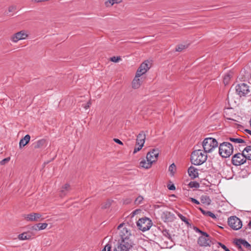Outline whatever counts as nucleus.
<instances>
[{
  "instance_id": "obj_1",
  "label": "nucleus",
  "mask_w": 251,
  "mask_h": 251,
  "mask_svg": "<svg viewBox=\"0 0 251 251\" xmlns=\"http://www.w3.org/2000/svg\"><path fill=\"white\" fill-rule=\"evenodd\" d=\"M206 153L202 150H196L191 154V160L192 164L195 165H200L207 160Z\"/></svg>"
},
{
  "instance_id": "obj_2",
  "label": "nucleus",
  "mask_w": 251,
  "mask_h": 251,
  "mask_svg": "<svg viewBox=\"0 0 251 251\" xmlns=\"http://www.w3.org/2000/svg\"><path fill=\"white\" fill-rule=\"evenodd\" d=\"M233 147L229 142H224L220 144L219 152L220 155L224 158L229 157L233 153Z\"/></svg>"
},
{
  "instance_id": "obj_3",
  "label": "nucleus",
  "mask_w": 251,
  "mask_h": 251,
  "mask_svg": "<svg viewBox=\"0 0 251 251\" xmlns=\"http://www.w3.org/2000/svg\"><path fill=\"white\" fill-rule=\"evenodd\" d=\"M203 151L206 153L211 152L218 146L217 140L213 138H206L204 139L202 143Z\"/></svg>"
},
{
  "instance_id": "obj_4",
  "label": "nucleus",
  "mask_w": 251,
  "mask_h": 251,
  "mask_svg": "<svg viewBox=\"0 0 251 251\" xmlns=\"http://www.w3.org/2000/svg\"><path fill=\"white\" fill-rule=\"evenodd\" d=\"M152 224L151 221L147 217L141 218L137 222V226L140 230L143 231L149 230Z\"/></svg>"
},
{
  "instance_id": "obj_5",
  "label": "nucleus",
  "mask_w": 251,
  "mask_h": 251,
  "mask_svg": "<svg viewBox=\"0 0 251 251\" xmlns=\"http://www.w3.org/2000/svg\"><path fill=\"white\" fill-rule=\"evenodd\" d=\"M131 240H121L115 247L114 251H129L132 248Z\"/></svg>"
},
{
  "instance_id": "obj_6",
  "label": "nucleus",
  "mask_w": 251,
  "mask_h": 251,
  "mask_svg": "<svg viewBox=\"0 0 251 251\" xmlns=\"http://www.w3.org/2000/svg\"><path fill=\"white\" fill-rule=\"evenodd\" d=\"M229 226L233 230H238L242 227V224L240 219L236 216H231L228 219Z\"/></svg>"
},
{
  "instance_id": "obj_7",
  "label": "nucleus",
  "mask_w": 251,
  "mask_h": 251,
  "mask_svg": "<svg viewBox=\"0 0 251 251\" xmlns=\"http://www.w3.org/2000/svg\"><path fill=\"white\" fill-rule=\"evenodd\" d=\"M23 217L25 220L28 222H38L45 219V218L43 217V215L40 213L32 212L25 214Z\"/></svg>"
},
{
  "instance_id": "obj_8",
  "label": "nucleus",
  "mask_w": 251,
  "mask_h": 251,
  "mask_svg": "<svg viewBox=\"0 0 251 251\" xmlns=\"http://www.w3.org/2000/svg\"><path fill=\"white\" fill-rule=\"evenodd\" d=\"M249 86L245 83L237 84L235 87L237 94L240 97L245 96L250 92Z\"/></svg>"
},
{
  "instance_id": "obj_9",
  "label": "nucleus",
  "mask_w": 251,
  "mask_h": 251,
  "mask_svg": "<svg viewBox=\"0 0 251 251\" xmlns=\"http://www.w3.org/2000/svg\"><path fill=\"white\" fill-rule=\"evenodd\" d=\"M28 35V32L25 30H23L11 36L10 40L14 43H17L19 40L26 39Z\"/></svg>"
},
{
  "instance_id": "obj_10",
  "label": "nucleus",
  "mask_w": 251,
  "mask_h": 251,
  "mask_svg": "<svg viewBox=\"0 0 251 251\" xmlns=\"http://www.w3.org/2000/svg\"><path fill=\"white\" fill-rule=\"evenodd\" d=\"M124 224H121L118 226V229L120 230V236L121 238V240H130L129 237L131 235L130 232L127 228L124 227Z\"/></svg>"
},
{
  "instance_id": "obj_11",
  "label": "nucleus",
  "mask_w": 251,
  "mask_h": 251,
  "mask_svg": "<svg viewBox=\"0 0 251 251\" xmlns=\"http://www.w3.org/2000/svg\"><path fill=\"white\" fill-rule=\"evenodd\" d=\"M244 153H236L232 158V163L235 166H239L246 162Z\"/></svg>"
},
{
  "instance_id": "obj_12",
  "label": "nucleus",
  "mask_w": 251,
  "mask_h": 251,
  "mask_svg": "<svg viewBox=\"0 0 251 251\" xmlns=\"http://www.w3.org/2000/svg\"><path fill=\"white\" fill-rule=\"evenodd\" d=\"M149 62L147 60L142 63L136 72V77H139L142 75L145 74L150 69Z\"/></svg>"
},
{
  "instance_id": "obj_13",
  "label": "nucleus",
  "mask_w": 251,
  "mask_h": 251,
  "mask_svg": "<svg viewBox=\"0 0 251 251\" xmlns=\"http://www.w3.org/2000/svg\"><path fill=\"white\" fill-rule=\"evenodd\" d=\"M159 151L158 149H153L149 151L146 156L148 161L151 162L152 163L155 162L158 157Z\"/></svg>"
},
{
  "instance_id": "obj_14",
  "label": "nucleus",
  "mask_w": 251,
  "mask_h": 251,
  "mask_svg": "<svg viewBox=\"0 0 251 251\" xmlns=\"http://www.w3.org/2000/svg\"><path fill=\"white\" fill-rule=\"evenodd\" d=\"M210 237L208 234L206 233V234H202V236L200 237L198 239V243L201 246H210Z\"/></svg>"
},
{
  "instance_id": "obj_15",
  "label": "nucleus",
  "mask_w": 251,
  "mask_h": 251,
  "mask_svg": "<svg viewBox=\"0 0 251 251\" xmlns=\"http://www.w3.org/2000/svg\"><path fill=\"white\" fill-rule=\"evenodd\" d=\"M234 243L237 247L240 249H242V247L248 249L251 248V245L244 239H237L234 240Z\"/></svg>"
},
{
  "instance_id": "obj_16",
  "label": "nucleus",
  "mask_w": 251,
  "mask_h": 251,
  "mask_svg": "<svg viewBox=\"0 0 251 251\" xmlns=\"http://www.w3.org/2000/svg\"><path fill=\"white\" fill-rule=\"evenodd\" d=\"M146 139V134L143 131H141L137 136L136 145L144 146Z\"/></svg>"
},
{
  "instance_id": "obj_17",
  "label": "nucleus",
  "mask_w": 251,
  "mask_h": 251,
  "mask_svg": "<svg viewBox=\"0 0 251 251\" xmlns=\"http://www.w3.org/2000/svg\"><path fill=\"white\" fill-rule=\"evenodd\" d=\"M188 173L191 179H194L199 176L198 169L191 166L188 169Z\"/></svg>"
},
{
  "instance_id": "obj_18",
  "label": "nucleus",
  "mask_w": 251,
  "mask_h": 251,
  "mask_svg": "<svg viewBox=\"0 0 251 251\" xmlns=\"http://www.w3.org/2000/svg\"><path fill=\"white\" fill-rule=\"evenodd\" d=\"M71 187L69 184L66 183L62 186L61 190H60V196L63 197L67 195L68 193L71 191Z\"/></svg>"
},
{
  "instance_id": "obj_19",
  "label": "nucleus",
  "mask_w": 251,
  "mask_h": 251,
  "mask_svg": "<svg viewBox=\"0 0 251 251\" xmlns=\"http://www.w3.org/2000/svg\"><path fill=\"white\" fill-rule=\"evenodd\" d=\"M30 139V136L29 135H26L24 138L21 139L19 142V147L20 148H22V147L25 146L27 145Z\"/></svg>"
},
{
  "instance_id": "obj_20",
  "label": "nucleus",
  "mask_w": 251,
  "mask_h": 251,
  "mask_svg": "<svg viewBox=\"0 0 251 251\" xmlns=\"http://www.w3.org/2000/svg\"><path fill=\"white\" fill-rule=\"evenodd\" d=\"M250 151H251V146H248L247 147H246L244 150H243L242 153H244V158L245 159V161H246V160H251V154L249 153V152Z\"/></svg>"
},
{
  "instance_id": "obj_21",
  "label": "nucleus",
  "mask_w": 251,
  "mask_h": 251,
  "mask_svg": "<svg viewBox=\"0 0 251 251\" xmlns=\"http://www.w3.org/2000/svg\"><path fill=\"white\" fill-rule=\"evenodd\" d=\"M233 75V73L232 72H229L225 75L223 78V82L225 85L228 84Z\"/></svg>"
},
{
  "instance_id": "obj_22",
  "label": "nucleus",
  "mask_w": 251,
  "mask_h": 251,
  "mask_svg": "<svg viewBox=\"0 0 251 251\" xmlns=\"http://www.w3.org/2000/svg\"><path fill=\"white\" fill-rule=\"evenodd\" d=\"M31 238V234L28 232H24L18 235V239L20 240H29Z\"/></svg>"
},
{
  "instance_id": "obj_23",
  "label": "nucleus",
  "mask_w": 251,
  "mask_h": 251,
  "mask_svg": "<svg viewBox=\"0 0 251 251\" xmlns=\"http://www.w3.org/2000/svg\"><path fill=\"white\" fill-rule=\"evenodd\" d=\"M152 163L150 161H147L145 160H142L140 163V165L141 167L145 169H149L152 166Z\"/></svg>"
},
{
  "instance_id": "obj_24",
  "label": "nucleus",
  "mask_w": 251,
  "mask_h": 251,
  "mask_svg": "<svg viewBox=\"0 0 251 251\" xmlns=\"http://www.w3.org/2000/svg\"><path fill=\"white\" fill-rule=\"evenodd\" d=\"M201 203L207 205H209L211 201L209 197L207 195H202L201 197Z\"/></svg>"
},
{
  "instance_id": "obj_25",
  "label": "nucleus",
  "mask_w": 251,
  "mask_h": 251,
  "mask_svg": "<svg viewBox=\"0 0 251 251\" xmlns=\"http://www.w3.org/2000/svg\"><path fill=\"white\" fill-rule=\"evenodd\" d=\"M141 81L139 77H136V75H135V77L134 78L132 81V87L134 89H137L139 88L141 85Z\"/></svg>"
},
{
  "instance_id": "obj_26",
  "label": "nucleus",
  "mask_w": 251,
  "mask_h": 251,
  "mask_svg": "<svg viewBox=\"0 0 251 251\" xmlns=\"http://www.w3.org/2000/svg\"><path fill=\"white\" fill-rule=\"evenodd\" d=\"M46 140L44 139H41L37 141L34 143V148L35 149L40 148L42 147L45 144Z\"/></svg>"
},
{
  "instance_id": "obj_27",
  "label": "nucleus",
  "mask_w": 251,
  "mask_h": 251,
  "mask_svg": "<svg viewBox=\"0 0 251 251\" xmlns=\"http://www.w3.org/2000/svg\"><path fill=\"white\" fill-rule=\"evenodd\" d=\"M229 141L235 143H244L245 141L241 138H236L233 137H230L229 138Z\"/></svg>"
},
{
  "instance_id": "obj_28",
  "label": "nucleus",
  "mask_w": 251,
  "mask_h": 251,
  "mask_svg": "<svg viewBox=\"0 0 251 251\" xmlns=\"http://www.w3.org/2000/svg\"><path fill=\"white\" fill-rule=\"evenodd\" d=\"M112 201L108 200L104 202L101 204V208L106 209L109 208L111 205Z\"/></svg>"
},
{
  "instance_id": "obj_29",
  "label": "nucleus",
  "mask_w": 251,
  "mask_h": 251,
  "mask_svg": "<svg viewBox=\"0 0 251 251\" xmlns=\"http://www.w3.org/2000/svg\"><path fill=\"white\" fill-rule=\"evenodd\" d=\"M188 186L191 188H198L200 187V184L197 181H190L188 184Z\"/></svg>"
},
{
  "instance_id": "obj_30",
  "label": "nucleus",
  "mask_w": 251,
  "mask_h": 251,
  "mask_svg": "<svg viewBox=\"0 0 251 251\" xmlns=\"http://www.w3.org/2000/svg\"><path fill=\"white\" fill-rule=\"evenodd\" d=\"M48 224L47 223H39L36 225V226L38 227V230H43L47 228L48 226Z\"/></svg>"
},
{
  "instance_id": "obj_31",
  "label": "nucleus",
  "mask_w": 251,
  "mask_h": 251,
  "mask_svg": "<svg viewBox=\"0 0 251 251\" xmlns=\"http://www.w3.org/2000/svg\"><path fill=\"white\" fill-rule=\"evenodd\" d=\"M176 170V166L174 163L172 164L169 167V171L172 175H174Z\"/></svg>"
},
{
  "instance_id": "obj_32",
  "label": "nucleus",
  "mask_w": 251,
  "mask_h": 251,
  "mask_svg": "<svg viewBox=\"0 0 251 251\" xmlns=\"http://www.w3.org/2000/svg\"><path fill=\"white\" fill-rule=\"evenodd\" d=\"M162 232L163 235L164 236L166 237H167V238H168L169 239H170V240H172V237H171V235H170V233H169V231H168L167 229H165L163 230V231H162Z\"/></svg>"
},
{
  "instance_id": "obj_33",
  "label": "nucleus",
  "mask_w": 251,
  "mask_h": 251,
  "mask_svg": "<svg viewBox=\"0 0 251 251\" xmlns=\"http://www.w3.org/2000/svg\"><path fill=\"white\" fill-rule=\"evenodd\" d=\"M177 216L182 221L184 222L185 224H186L187 225L189 224L188 220L185 216H184L180 213H178Z\"/></svg>"
},
{
  "instance_id": "obj_34",
  "label": "nucleus",
  "mask_w": 251,
  "mask_h": 251,
  "mask_svg": "<svg viewBox=\"0 0 251 251\" xmlns=\"http://www.w3.org/2000/svg\"><path fill=\"white\" fill-rule=\"evenodd\" d=\"M143 200V197L139 196L135 200V203L136 204H140Z\"/></svg>"
},
{
  "instance_id": "obj_35",
  "label": "nucleus",
  "mask_w": 251,
  "mask_h": 251,
  "mask_svg": "<svg viewBox=\"0 0 251 251\" xmlns=\"http://www.w3.org/2000/svg\"><path fill=\"white\" fill-rule=\"evenodd\" d=\"M185 48V46L183 45H180L177 46L176 48V51H182Z\"/></svg>"
},
{
  "instance_id": "obj_36",
  "label": "nucleus",
  "mask_w": 251,
  "mask_h": 251,
  "mask_svg": "<svg viewBox=\"0 0 251 251\" xmlns=\"http://www.w3.org/2000/svg\"><path fill=\"white\" fill-rule=\"evenodd\" d=\"M136 146H138V147H135L134 151H133V154L136 153L138 151H139L140 150H141L143 147V146H142L141 145H136Z\"/></svg>"
},
{
  "instance_id": "obj_37",
  "label": "nucleus",
  "mask_w": 251,
  "mask_h": 251,
  "mask_svg": "<svg viewBox=\"0 0 251 251\" xmlns=\"http://www.w3.org/2000/svg\"><path fill=\"white\" fill-rule=\"evenodd\" d=\"M111 249V245L110 244H107L104 248L102 249V251H110Z\"/></svg>"
},
{
  "instance_id": "obj_38",
  "label": "nucleus",
  "mask_w": 251,
  "mask_h": 251,
  "mask_svg": "<svg viewBox=\"0 0 251 251\" xmlns=\"http://www.w3.org/2000/svg\"><path fill=\"white\" fill-rule=\"evenodd\" d=\"M121 59L120 56H113L110 58V60L113 62H118Z\"/></svg>"
},
{
  "instance_id": "obj_39",
  "label": "nucleus",
  "mask_w": 251,
  "mask_h": 251,
  "mask_svg": "<svg viewBox=\"0 0 251 251\" xmlns=\"http://www.w3.org/2000/svg\"><path fill=\"white\" fill-rule=\"evenodd\" d=\"M10 160L9 157L5 158L3 159H2L1 161H0V164L1 165H3L9 162Z\"/></svg>"
},
{
  "instance_id": "obj_40",
  "label": "nucleus",
  "mask_w": 251,
  "mask_h": 251,
  "mask_svg": "<svg viewBox=\"0 0 251 251\" xmlns=\"http://www.w3.org/2000/svg\"><path fill=\"white\" fill-rule=\"evenodd\" d=\"M206 214H207V216H209V217H211L212 218H213V219H215L217 218L216 215L214 213H213L212 212H211L210 211H207L206 212Z\"/></svg>"
},
{
  "instance_id": "obj_41",
  "label": "nucleus",
  "mask_w": 251,
  "mask_h": 251,
  "mask_svg": "<svg viewBox=\"0 0 251 251\" xmlns=\"http://www.w3.org/2000/svg\"><path fill=\"white\" fill-rule=\"evenodd\" d=\"M122 1V0H108V2L111 4V5L114 3H119Z\"/></svg>"
},
{
  "instance_id": "obj_42",
  "label": "nucleus",
  "mask_w": 251,
  "mask_h": 251,
  "mask_svg": "<svg viewBox=\"0 0 251 251\" xmlns=\"http://www.w3.org/2000/svg\"><path fill=\"white\" fill-rule=\"evenodd\" d=\"M16 10V6L15 5H11L8 7V12H12Z\"/></svg>"
},
{
  "instance_id": "obj_43",
  "label": "nucleus",
  "mask_w": 251,
  "mask_h": 251,
  "mask_svg": "<svg viewBox=\"0 0 251 251\" xmlns=\"http://www.w3.org/2000/svg\"><path fill=\"white\" fill-rule=\"evenodd\" d=\"M189 200H190V201L195 204H200V202L197 200L196 199H194V198H189Z\"/></svg>"
},
{
  "instance_id": "obj_44",
  "label": "nucleus",
  "mask_w": 251,
  "mask_h": 251,
  "mask_svg": "<svg viewBox=\"0 0 251 251\" xmlns=\"http://www.w3.org/2000/svg\"><path fill=\"white\" fill-rule=\"evenodd\" d=\"M194 230L197 232L201 233V234H206V232L201 230L199 228L197 227L194 228Z\"/></svg>"
},
{
  "instance_id": "obj_45",
  "label": "nucleus",
  "mask_w": 251,
  "mask_h": 251,
  "mask_svg": "<svg viewBox=\"0 0 251 251\" xmlns=\"http://www.w3.org/2000/svg\"><path fill=\"white\" fill-rule=\"evenodd\" d=\"M219 244L225 251H230L225 245L221 243H219Z\"/></svg>"
},
{
  "instance_id": "obj_46",
  "label": "nucleus",
  "mask_w": 251,
  "mask_h": 251,
  "mask_svg": "<svg viewBox=\"0 0 251 251\" xmlns=\"http://www.w3.org/2000/svg\"><path fill=\"white\" fill-rule=\"evenodd\" d=\"M113 140L117 144H120V145H123V142L119 139H117V138H114L113 139Z\"/></svg>"
},
{
  "instance_id": "obj_47",
  "label": "nucleus",
  "mask_w": 251,
  "mask_h": 251,
  "mask_svg": "<svg viewBox=\"0 0 251 251\" xmlns=\"http://www.w3.org/2000/svg\"><path fill=\"white\" fill-rule=\"evenodd\" d=\"M170 214V212H163V216H164V217L165 218L166 221H167V219H168V218H167V216L168 215H169Z\"/></svg>"
},
{
  "instance_id": "obj_48",
  "label": "nucleus",
  "mask_w": 251,
  "mask_h": 251,
  "mask_svg": "<svg viewBox=\"0 0 251 251\" xmlns=\"http://www.w3.org/2000/svg\"><path fill=\"white\" fill-rule=\"evenodd\" d=\"M198 209H199V210L201 212V213H202L203 215H205V216H207L206 212H207V211H205V210H203L202 208H201V207H199V208H198Z\"/></svg>"
},
{
  "instance_id": "obj_49",
  "label": "nucleus",
  "mask_w": 251,
  "mask_h": 251,
  "mask_svg": "<svg viewBox=\"0 0 251 251\" xmlns=\"http://www.w3.org/2000/svg\"><path fill=\"white\" fill-rule=\"evenodd\" d=\"M175 186L174 184L171 185L168 187V189L170 190H174L175 189Z\"/></svg>"
},
{
  "instance_id": "obj_50",
  "label": "nucleus",
  "mask_w": 251,
  "mask_h": 251,
  "mask_svg": "<svg viewBox=\"0 0 251 251\" xmlns=\"http://www.w3.org/2000/svg\"><path fill=\"white\" fill-rule=\"evenodd\" d=\"M139 210H135L133 211L132 213V216H134L135 215H136L137 213H138Z\"/></svg>"
},
{
  "instance_id": "obj_51",
  "label": "nucleus",
  "mask_w": 251,
  "mask_h": 251,
  "mask_svg": "<svg viewBox=\"0 0 251 251\" xmlns=\"http://www.w3.org/2000/svg\"><path fill=\"white\" fill-rule=\"evenodd\" d=\"M91 102L90 101H89L87 102V104L84 106V108L85 109H87L88 108H89L91 105Z\"/></svg>"
},
{
  "instance_id": "obj_52",
  "label": "nucleus",
  "mask_w": 251,
  "mask_h": 251,
  "mask_svg": "<svg viewBox=\"0 0 251 251\" xmlns=\"http://www.w3.org/2000/svg\"><path fill=\"white\" fill-rule=\"evenodd\" d=\"M245 131L248 133L249 134L251 135V130L246 129Z\"/></svg>"
},
{
  "instance_id": "obj_53",
  "label": "nucleus",
  "mask_w": 251,
  "mask_h": 251,
  "mask_svg": "<svg viewBox=\"0 0 251 251\" xmlns=\"http://www.w3.org/2000/svg\"><path fill=\"white\" fill-rule=\"evenodd\" d=\"M248 226H251V220H250L248 223Z\"/></svg>"
},
{
  "instance_id": "obj_54",
  "label": "nucleus",
  "mask_w": 251,
  "mask_h": 251,
  "mask_svg": "<svg viewBox=\"0 0 251 251\" xmlns=\"http://www.w3.org/2000/svg\"><path fill=\"white\" fill-rule=\"evenodd\" d=\"M249 123H250V125L251 126V119H250V120L249 121Z\"/></svg>"
}]
</instances>
